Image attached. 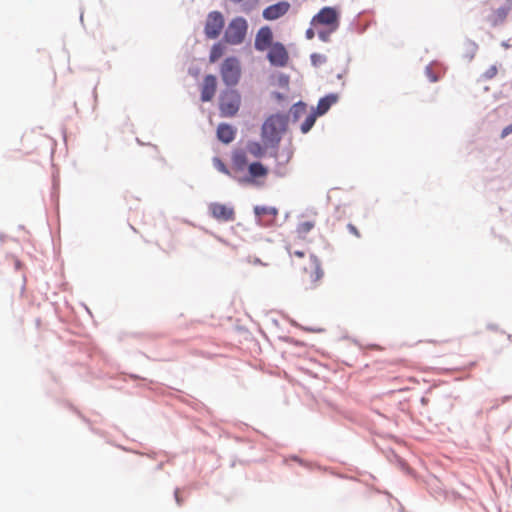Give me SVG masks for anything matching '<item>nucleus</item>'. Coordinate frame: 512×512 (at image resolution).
Returning <instances> with one entry per match:
<instances>
[{
    "label": "nucleus",
    "instance_id": "nucleus-1",
    "mask_svg": "<svg viewBox=\"0 0 512 512\" xmlns=\"http://www.w3.org/2000/svg\"><path fill=\"white\" fill-rule=\"evenodd\" d=\"M287 118L284 115L275 114L268 117L262 125L261 137L265 144L277 145L282 133L286 130Z\"/></svg>",
    "mask_w": 512,
    "mask_h": 512
},
{
    "label": "nucleus",
    "instance_id": "nucleus-2",
    "mask_svg": "<svg viewBox=\"0 0 512 512\" xmlns=\"http://www.w3.org/2000/svg\"><path fill=\"white\" fill-rule=\"evenodd\" d=\"M241 105V96L235 89L222 91L219 97V110L222 117L235 116Z\"/></svg>",
    "mask_w": 512,
    "mask_h": 512
},
{
    "label": "nucleus",
    "instance_id": "nucleus-3",
    "mask_svg": "<svg viewBox=\"0 0 512 512\" xmlns=\"http://www.w3.org/2000/svg\"><path fill=\"white\" fill-rule=\"evenodd\" d=\"M220 75L226 86H236L241 78V65L239 59L236 57L226 58L220 67Z\"/></svg>",
    "mask_w": 512,
    "mask_h": 512
},
{
    "label": "nucleus",
    "instance_id": "nucleus-4",
    "mask_svg": "<svg viewBox=\"0 0 512 512\" xmlns=\"http://www.w3.org/2000/svg\"><path fill=\"white\" fill-rule=\"evenodd\" d=\"M247 29V21L243 17L232 19L224 34L225 42L231 45L241 44L245 39Z\"/></svg>",
    "mask_w": 512,
    "mask_h": 512
},
{
    "label": "nucleus",
    "instance_id": "nucleus-5",
    "mask_svg": "<svg viewBox=\"0 0 512 512\" xmlns=\"http://www.w3.org/2000/svg\"><path fill=\"white\" fill-rule=\"evenodd\" d=\"M311 24L314 27L318 25L327 26L330 28V32H333L339 26L338 13L336 9L332 7H324L313 17Z\"/></svg>",
    "mask_w": 512,
    "mask_h": 512
},
{
    "label": "nucleus",
    "instance_id": "nucleus-6",
    "mask_svg": "<svg viewBox=\"0 0 512 512\" xmlns=\"http://www.w3.org/2000/svg\"><path fill=\"white\" fill-rule=\"evenodd\" d=\"M224 28L223 15L218 11H212L206 18L204 33L208 39H216Z\"/></svg>",
    "mask_w": 512,
    "mask_h": 512
},
{
    "label": "nucleus",
    "instance_id": "nucleus-7",
    "mask_svg": "<svg viewBox=\"0 0 512 512\" xmlns=\"http://www.w3.org/2000/svg\"><path fill=\"white\" fill-rule=\"evenodd\" d=\"M305 275L307 276V283L309 287L313 288L321 280L324 275L323 269L321 268L320 261L314 255H310L309 266L303 268Z\"/></svg>",
    "mask_w": 512,
    "mask_h": 512
},
{
    "label": "nucleus",
    "instance_id": "nucleus-8",
    "mask_svg": "<svg viewBox=\"0 0 512 512\" xmlns=\"http://www.w3.org/2000/svg\"><path fill=\"white\" fill-rule=\"evenodd\" d=\"M248 175L238 178L242 184H255L257 179L266 178L268 175V168L260 162H253L248 165Z\"/></svg>",
    "mask_w": 512,
    "mask_h": 512
},
{
    "label": "nucleus",
    "instance_id": "nucleus-9",
    "mask_svg": "<svg viewBox=\"0 0 512 512\" xmlns=\"http://www.w3.org/2000/svg\"><path fill=\"white\" fill-rule=\"evenodd\" d=\"M209 212L214 219L221 222L234 221L235 219V211L233 207L222 203H211L209 205Z\"/></svg>",
    "mask_w": 512,
    "mask_h": 512
},
{
    "label": "nucleus",
    "instance_id": "nucleus-10",
    "mask_svg": "<svg viewBox=\"0 0 512 512\" xmlns=\"http://www.w3.org/2000/svg\"><path fill=\"white\" fill-rule=\"evenodd\" d=\"M267 57L270 63L277 67L285 66L289 59L288 52L281 43L271 45Z\"/></svg>",
    "mask_w": 512,
    "mask_h": 512
},
{
    "label": "nucleus",
    "instance_id": "nucleus-11",
    "mask_svg": "<svg viewBox=\"0 0 512 512\" xmlns=\"http://www.w3.org/2000/svg\"><path fill=\"white\" fill-rule=\"evenodd\" d=\"M254 213L261 225L269 226L275 222L278 215V210L275 207L255 206Z\"/></svg>",
    "mask_w": 512,
    "mask_h": 512
},
{
    "label": "nucleus",
    "instance_id": "nucleus-12",
    "mask_svg": "<svg viewBox=\"0 0 512 512\" xmlns=\"http://www.w3.org/2000/svg\"><path fill=\"white\" fill-rule=\"evenodd\" d=\"M290 9V3L287 1H280L276 4L270 5L263 10V18L269 21L279 19L284 16Z\"/></svg>",
    "mask_w": 512,
    "mask_h": 512
},
{
    "label": "nucleus",
    "instance_id": "nucleus-13",
    "mask_svg": "<svg viewBox=\"0 0 512 512\" xmlns=\"http://www.w3.org/2000/svg\"><path fill=\"white\" fill-rule=\"evenodd\" d=\"M217 90V78L216 76L209 74L203 79L201 85V100L202 102H209L215 96Z\"/></svg>",
    "mask_w": 512,
    "mask_h": 512
},
{
    "label": "nucleus",
    "instance_id": "nucleus-14",
    "mask_svg": "<svg viewBox=\"0 0 512 512\" xmlns=\"http://www.w3.org/2000/svg\"><path fill=\"white\" fill-rule=\"evenodd\" d=\"M273 34L268 26L261 27L255 37V48L258 51H264L270 48L272 44Z\"/></svg>",
    "mask_w": 512,
    "mask_h": 512
},
{
    "label": "nucleus",
    "instance_id": "nucleus-15",
    "mask_svg": "<svg viewBox=\"0 0 512 512\" xmlns=\"http://www.w3.org/2000/svg\"><path fill=\"white\" fill-rule=\"evenodd\" d=\"M511 10V6L510 5H504V6H501L497 9H493L490 14L487 16V21L492 25V26H497V25H500L502 24L509 12Z\"/></svg>",
    "mask_w": 512,
    "mask_h": 512
},
{
    "label": "nucleus",
    "instance_id": "nucleus-16",
    "mask_svg": "<svg viewBox=\"0 0 512 512\" xmlns=\"http://www.w3.org/2000/svg\"><path fill=\"white\" fill-rule=\"evenodd\" d=\"M236 136V129L226 123H221L217 127V138L225 144L231 143Z\"/></svg>",
    "mask_w": 512,
    "mask_h": 512
},
{
    "label": "nucleus",
    "instance_id": "nucleus-17",
    "mask_svg": "<svg viewBox=\"0 0 512 512\" xmlns=\"http://www.w3.org/2000/svg\"><path fill=\"white\" fill-rule=\"evenodd\" d=\"M248 164L246 152L243 150H236L232 154V170L235 173H240L245 170Z\"/></svg>",
    "mask_w": 512,
    "mask_h": 512
},
{
    "label": "nucleus",
    "instance_id": "nucleus-18",
    "mask_svg": "<svg viewBox=\"0 0 512 512\" xmlns=\"http://www.w3.org/2000/svg\"><path fill=\"white\" fill-rule=\"evenodd\" d=\"M336 101L337 96L332 94L321 98L317 104L315 113L319 116L325 114L330 109L331 105L334 104Z\"/></svg>",
    "mask_w": 512,
    "mask_h": 512
},
{
    "label": "nucleus",
    "instance_id": "nucleus-19",
    "mask_svg": "<svg viewBox=\"0 0 512 512\" xmlns=\"http://www.w3.org/2000/svg\"><path fill=\"white\" fill-rule=\"evenodd\" d=\"M246 150L254 158H262L266 153V148L257 141H249Z\"/></svg>",
    "mask_w": 512,
    "mask_h": 512
},
{
    "label": "nucleus",
    "instance_id": "nucleus-20",
    "mask_svg": "<svg viewBox=\"0 0 512 512\" xmlns=\"http://www.w3.org/2000/svg\"><path fill=\"white\" fill-rule=\"evenodd\" d=\"M224 52H225V46L221 42L215 43L212 46L211 51H210V55H209L210 63H215L216 61H218L223 56Z\"/></svg>",
    "mask_w": 512,
    "mask_h": 512
},
{
    "label": "nucleus",
    "instance_id": "nucleus-21",
    "mask_svg": "<svg viewBox=\"0 0 512 512\" xmlns=\"http://www.w3.org/2000/svg\"><path fill=\"white\" fill-rule=\"evenodd\" d=\"M316 225L315 220H307L297 225L296 232L300 237H305Z\"/></svg>",
    "mask_w": 512,
    "mask_h": 512
},
{
    "label": "nucleus",
    "instance_id": "nucleus-22",
    "mask_svg": "<svg viewBox=\"0 0 512 512\" xmlns=\"http://www.w3.org/2000/svg\"><path fill=\"white\" fill-rule=\"evenodd\" d=\"M318 115L315 112L310 113L307 115L305 121L301 124V131L302 133H307L310 131V129L313 127L316 121V117Z\"/></svg>",
    "mask_w": 512,
    "mask_h": 512
},
{
    "label": "nucleus",
    "instance_id": "nucleus-23",
    "mask_svg": "<svg viewBox=\"0 0 512 512\" xmlns=\"http://www.w3.org/2000/svg\"><path fill=\"white\" fill-rule=\"evenodd\" d=\"M213 165L214 167L221 173L225 174V175H228V176H231V172L230 170L227 168V166L225 165V163L219 159V158H214L213 159Z\"/></svg>",
    "mask_w": 512,
    "mask_h": 512
},
{
    "label": "nucleus",
    "instance_id": "nucleus-24",
    "mask_svg": "<svg viewBox=\"0 0 512 512\" xmlns=\"http://www.w3.org/2000/svg\"><path fill=\"white\" fill-rule=\"evenodd\" d=\"M306 104L302 102L296 103L292 108V113L295 119L306 113Z\"/></svg>",
    "mask_w": 512,
    "mask_h": 512
},
{
    "label": "nucleus",
    "instance_id": "nucleus-25",
    "mask_svg": "<svg viewBox=\"0 0 512 512\" xmlns=\"http://www.w3.org/2000/svg\"><path fill=\"white\" fill-rule=\"evenodd\" d=\"M311 62L313 66L317 67L326 62V57L322 54L314 53L311 55Z\"/></svg>",
    "mask_w": 512,
    "mask_h": 512
},
{
    "label": "nucleus",
    "instance_id": "nucleus-26",
    "mask_svg": "<svg viewBox=\"0 0 512 512\" xmlns=\"http://www.w3.org/2000/svg\"><path fill=\"white\" fill-rule=\"evenodd\" d=\"M287 251L291 257L303 258L305 256V251L293 249L290 245L287 247Z\"/></svg>",
    "mask_w": 512,
    "mask_h": 512
},
{
    "label": "nucleus",
    "instance_id": "nucleus-27",
    "mask_svg": "<svg viewBox=\"0 0 512 512\" xmlns=\"http://www.w3.org/2000/svg\"><path fill=\"white\" fill-rule=\"evenodd\" d=\"M330 28H328V31H324V30H321L318 32V36L321 40L323 41H327L329 39V35H330Z\"/></svg>",
    "mask_w": 512,
    "mask_h": 512
},
{
    "label": "nucleus",
    "instance_id": "nucleus-28",
    "mask_svg": "<svg viewBox=\"0 0 512 512\" xmlns=\"http://www.w3.org/2000/svg\"><path fill=\"white\" fill-rule=\"evenodd\" d=\"M347 229L348 231L353 234L355 237L359 238L360 237V232L358 231V229L353 225V224H348L347 225Z\"/></svg>",
    "mask_w": 512,
    "mask_h": 512
},
{
    "label": "nucleus",
    "instance_id": "nucleus-29",
    "mask_svg": "<svg viewBox=\"0 0 512 512\" xmlns=\"http://www.w3.org/2000/svg\"><path fill=\"white\" fill-rule=\"evenodd\" d=\"M511 133H512V123H511L510 125L506 126V127L502 130V132H501V138L503 139V138L507 137V136H508L509 134H511Z\"/></svg>",
    "mask_w": 512,
    "mask_h": 512
},
{
    "label": "nucleus",
    "instance_id": "nucleus-30",
    "mask_svg": "<svg viewBox=\"0 0 512 512\" xmlns=\"http://www.w3.org/2000/svg\"><path fill=\"white\" fill-rule=\"evenodd\" d=\"M314 36H315L314 29H312V28L307 29V31H306V38L311 40V39L314 38Z\"/></svg>",
    "mask_w": 512,
    "mask_h": 512
},
{
    "label": "nucleus",
    "instance_id": "nucleus-31",
    "mask_svg": "<svg viewBox=\"0 0 512 512\" xmlns=\"http://www.w3.org/2000/svg\"><path fill=\"white\" fill-rule=\"evenodd\" d=\"M291 155H292V153H291V152H288L286 162H288V161H289V159L291 158Z\"/></svg>",
    "mask_w": 512,
    "mask_h": 512
}]
</instances>
